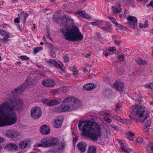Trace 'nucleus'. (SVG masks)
I'll list each match as a JSON object with an SVG mask.
<instances>
[{
  "label": "nucleus",
  "instance_id": "1",
  "mask_svg": "<svg viewBox=\"0 0 153 153\" xmlns=\"http://www.w3.org/2000/svg\"><path fill=\"white\" fill-rule=\"evenodd\" d=\"M23 106V102L21 100L13 101L8 99L0 105V127L10 126L14 124L17 121L15 110H19Z\"/></svg>",
  "mask_w": 153,
  "mask_h": 153
},
{
  "label": "nucleus",
  "instance_id": "2",
  "mask_svg": "<svg viewBox=\"0 0 153 153\" xmlns=\"http://www.w3.org/2000/svg\"><path fill=\"white\" fill-rule=\"evenodd\" d=\"M96 121L101 123L102 121L100 118L94 116L90 120L82 121L78 125L79 129L83 132L81 134L84 136L88 137L94 140H97L101 135V130L100 125Z\"/></svg>",
  "mask_w": 153,
  "mask_h": 153
},
{
  "label": "nucleus",
  "instance_id": "3",
  "mask_svg": "<svg viewBox=\"0 0 153 153\" xmlns=\"http://www.w3.org/2000/svg\"><path fill=\"white\" fill-rule=\"evenodd\" d=\"M130 111L132 114L134 113V114L133 117L129 115V117L131 120H134L136 123H143L149 115L148 111L146 110L144 107L137 104L132 105Z\"/></svg>",
  "mask_w": 153,
  "mask_h": 153
},
{
  "label": "nucleus",
  "instance_id": "4",
  "mask_svg": "<svg viewBox=\"0 0 153 153\" xmlns=\"http://www.w3.org/2000/svg\"><path fill=\"white\" fill-rule=\"evenodd\" d=\"M62 35L66 40L72 41H81L83 36L79 31L78 28L74 27L72 28L65 27L60 30Z\"/></svg>",
  "mask_w": 153,
  "mask_h": 153
},
{
  "label": "nucleus",
  "instance_id": "5",
  "mask_svg": "<svg viewBox=\"0 0 153 153\" xmlns=\"http://www.w3.org/2000/svg\"><path fill=\"white\" fill-rule=\"evenodd\" d=\"M65 102L70 103L71 109V110L76 109L79 107L81 103L78 100L74 97H69L65 99Z\"/></svg>",
  "mask_w": 153,
  "mask_h": 153
},
{
  "label": "nucleus",
  "instance_id": "6",
  "mask_svg": "<svg viewBox=\"0 0 153 153\" xmlns=\"http://www.w3.org/2000/svg\"><path fill=\"white\" fill-rule=\"evenodd\" d=\"M31 117L34 119H37L41 116L42 112L41 109L38 107H33L31 110Z\"/></svg>",
  "mask_w": 153,
  "mask_h": 153
},
{
  "label": "nucleus",
  "instance_id": "7",
  "mask_svg": "<svg viewBox=\"0 0 153 153\" xmlns=\"http://www.w3.org/2000/svg\"><path fill=\"white\" fill-rule=\"evenodd\" d=\"M53 110L56 112H61L67 111H71V107L70 105H62L58 107H55Z\"/></svg>",
  "mask_w": 153,
  "mask_h": 153
},
{
  "label": "nucleus",
  "instance_id": "8",
  "mask_svg": "<svg viewBox=\"0 0 153 153\" xmlns=\"http://www.w3.org/2000/svg\"><path fill=\"white\" fill-rule=\"evenodd\" d=\"M48 64L50 66L54 65L56 67L59 68L61 70L64 71V67L62 64L60 62H57L54 59H50L47 61Z\"/></svg>",
  "mask_w": 153,
  "mask_h": 153
},
{
  "label": "nucleus",
  "instance_id": "9",
  "mask_svg": "<svg viewBox=\"0 0 153 153\" xmlns=\"http://www.w3.org/2000/svg\"><path fill=\"white\" fill-rule=\"evenodd\" d=\"M26 84V81L20 87L12 91L11 94L14 96H16L17 94H19L22 93L25 89Z\"/></svg>",
  "mask_w": 153,
  "mask_h": 153
},
{
  "label": "nucleus",
  "instance_id": "10",
  "mask_svg": "<svg viewBox=\"0 0 153 153\" xmlns=\"http://www.w3.org/2000/svg\"><path fill=\"white\" fill-rule=\"evenodd\" d=\"M42 102L46 104L47 105L51 106L55 105L61 103L60 101H59L56 99L51 100L45 99L43 100Z\"/></svg>",
  "mask_w": 153,
  "mask_h": 153
},
{
  "label": "nucleus",
  "instance_id": "11",
  "mask_svg": "<svg viewBox=\"0 0 153 153\" xmlns=\"http://www.w3.org/2000/svg\"><path fill=\"white\" fill-rule=\"evenodd\" d=\"M128 19L130 27L133 29L137 27V19L134 16H130L128 17Z\"/></svg>",
  "mask_w": 153,
  "mask_h": 153
},
{
  "label": "nucleus",
  "instance_id": "12",
  "mask_svg": "<svg viewBox=\"0 0 153 153\" xmlns=\"http://www.w3.org/2000/svg\"><path fill=\"white\" fill-rule=\"evenodd\" d=\"M50 137L44 138L41 140V144H36L35 147H46L50 146Z\"/></svg>",
  "mask_w": 153,
  "mask_h": 153
},
{
  "label": "nucleus",
  "instance_id": "13",
  "mask_svg": "<svg viewBox=\"0 0 153 153\" xmlns=\"http://www.w3.org/2000/svg\"><path fill=\"white\" fill-rule=\"evenodd\" d=\"M42 84L45 87H53L55 85L54 81L51 79H44L42 82Z\"/></svg>",
  "mask_w": 153,
  "mask_h": 153
},
{
  "label": "nucleus",
  "instance_id": "14",
  "mask_svg": "<svg viewBox=\"0 0 153 153\" xmlns=\"http://www.w3.org/2000/svg\"><path fill=\"white\" fill-rule=\"evenodd\" d=\"M5 148L9 151H17L18 149V147L15 144L9 143L6 145Z\"/></svg>",
  "mask_w": 153,
  "mask_h": 153
},
{
  "label": "nucleus",
  "instance_id": "15",
  "mask_svg": "<svg viewBox=\"0 0 153 153\" xmlns=\"http://www.w3.org/2000/svg\"><path fill=\"white\" fill-rule=\"evenodd\" d=\"M40 131L42 134L46 135L49 133L50 130L47 125H43L40 128Z\"/></svg>",
  "mask_w": 153,
  "mask_h": 153
},
{
  "label": "nucleus",
  "instance_id": "16",
  "mask_svg": "<svg viewBox=\"0 0 153 153\" xmlns=\"http://www.w3.org/2000/svg\"><path fill=\"white\" fill-rule=\"evenodd\" d=\"M6 135L8 137L12 138L17 136L19 135V134L17 131L10 130H8L7 131Z\"/></svg>",
  "mask_w": 153,
  "mask_h": 153
},
{
  "label": "nucleus",
  "instance_id": "17",
  "mask_svg": "<svg viewBox=\"0 0 153 153\" xmlns=\"http://www.w3.org/2000/svg\"><path fill=\"white\" fill-rule=\"evenodd\" d=\"M113 86L115 89L119 91H122L124 88L123 83L121 82H117L114 83Z\"/></svg>",
  "mask_w": 153,
  "mask_h": 153
},
{
  "label": "nucleus",
  "instance_id": "18",
  "mask_svg": "<svg viewBox=\"0 0 153 153\" xmlns=\"http://www.w3.org/2000/svg\"><path fill=\"white\" fill-rule=\"evenodd\" d=\"M97 85L92 83L86 84L83 86V88L87 91L92 90L96 88Z\"/></svg>",
  "mask_w": 153,
  "mask_h": 153
},
{
  "label": "nucleus",
  "instance_id": "19",
  "mask_svg": "<svg viewBox=\"0 0 153 153\" xmlns=\"http://www.w3.org/2000/svg\"><path fill=\"white\" fill-rule=\"evenodd\" d=\"M87 146L86 143L82 142L79 143L77 144L78 148L81 152H83L85 151Z\"/></svg>",
  "mask_w": 153,
  "mask_h": 153
},
{
  "label": "nucleus",
  "instance_id": "20",
  "mask_svg": "<svg viewBox=\"0 0 153 153\" xmlns=\"http://www.w3.org/2000/svg\"><path fill=\"white\" fill-rule=\"evenodd\" d=\"M75 13L76 14L79 15L80 16L84 18L88 19L89 17V16L86 14L85 12L84 11H76Z\"/></svg>",
  "mask_w": 153,
  "mask_h": 153
},
{
  "label": "nucleus",
  "instance_id": "21",
  "mask_svg": "<svg viewBox=\"0 0 153 153\" xmlns=\"http://www.w3.org/2000/svg\"><path fill=\"white\" fill-rule=\"evenodd\" d=\"M62 123V120L59 118H56L54 123V126L56 128L60 127Z\"/></svg>",
  "mask_w": 153,
  "mask_h": 153
},
{
  "label": "nucleus",
  "instance_id": "22",
  "mask_svg": "<svg viewBox=\"0 0 153 153\" xmlns=\"http://www.w3.org/2000/svg\"><path fill=\"white\" fill-rule=\"evenodd\" d=\"M18 16L20 19H21L23 22H25L26 18L28 16V14L27 13L24 14L21 13L20 14H18Z\"/></svg>",
  "mask_w": 153,
  "mask_h": 153
},
{
  "label": "nucleus",
  "instance_id": "23",
  "mask_svg": "<svg viewBox=\"0 0 153 153\" xmlns=\"http://www.w3.org/2000/svg\"><path fill=\"white\" fill-rule=\"evenodd\" d=\"M136 62L138 65H144L146 64L147 61L140 58H137L136 59Z\"/></svg>",
  "mask_w": 153,
  "mask_h": 153
},
{
  "label": "nucleus",
  "instance_id": "24",
  "mask_svg": "<svg viewBox=\"0 0 153 153\" xmlns=\"http://www.w3.org/2000/svg\"><path fill=\"white\" fill-rule=\"evenodd\" d=\"M61 20H62V19H63L64 21L70 22L71 23H72L73 22V20L71 18V17H69V16L67 15H64L61 17Z\"/></svg>",
  "mask_w": 153,
  "mask_h": 153
},
{
  "label": "nucleus",
  "instance_id": "25",
  "mask_svg": "<svg viewBox=\"0 0 153 153\" xmlns=\"http://www.w3.org/2000/svg\"><path fill=\"white\" fill-rule=\"evenodd\" d=\"M134 134L131 131H128L126 133V137L131 141L133 140V137L134 136Z\"/></svg>",
  "mask_w": 153,
  "mask_h": 153
},
{
  "label": "nucleus",
  "instance_id": "26",
  "mask_svg": "<svg viewBox=\"0 0 153 153\" xmlns=\"http://www.w3.org/2000/svg\"><path fill=\"white\" fill-rule=\"evenodd\" d=\"M50 145H55L58 144L59 141L56 138H52L50 137Z\"/></svg>",
  "mask_w": 153,
  "mask_h": 153
},
{
  "label": "nucleus",
  "instance_id": "27",
  "mask_svg": "<svg viewBox=\"0 0 153 153\" xmlns=\"http://www.w3.org/2000/svg\"><path fill=\"white\" fill-rule=\"evenodd\" d=\"M96 151V149L94 146H89L88 149L87 153H95Z\"/></svg>",
  "mask_w": 153,
  "mask_h": 153
},
{
  "label": "nucleus",
  "instance_id": "28",
  "mask_svg": "<svg viewBox=\"0 0 153 153\" xmlns=\"http://www.w3.org/2000/svg\"><path fill=\"white\" fill-rule=\"evenodd\" d=\"M27 142L26 141H21L19 145V147L21 149H25L27 146Z\"/></svg>",
  "mask_w": 153,
  "mask_h": 153
},
{
  "label": "nucleus",
  "instance_id": "29",
  "mask_svg": "<svg viewBox=\"0 0 153 153\" xmlns=\"http://www.w3.org/2000/svg\"><path fill=\"white\" fill-rule=\"evenodd\" d=\"M36 82V81L35 79L29 80L28 81H26V84L27 85H33L35 84Z\"/></svg>",
  "mask_w": 153,
  "mask_h": 153
},
{
  "label": "nucleus",
  "instance_id": "30",
  "mask_svg": "<svg viewBox=\"0 0 153 153\" xmlns=\"http://www.w3.org/2000/svg\"><path fill=\"white\" fill-rule=\"evenodd\" d=\"M148 146L149 149L148 153H153V143H149Z\"/></svg>",
  "mask_w": 153,
  "mask_h": 153
},
{
  "label": "nucleus",
  "instance_id": "31",
  "mask_svg": "<svg viewBox=\"0 0 153 153\" xmlns=\"http://www.w3.org/2000/svg\"><path fill=\"white\" fill-rule=\"evenodd\" d=\"M120 146L121 149L124 152H127L128 153L131 151V149L129 148L126 149L124 148L123 145L122 143L120 144Z\"/></svg>",
  "mask_w": 153,
  "mask_h": 153
},
{
  "label": "nucleus",
  "instance_id": "32",
  "mask_svg": "<svg viewBox=\"0 0 153 153\" xmlns=\"http://www.w3.org/2000/svg\"><path fill=\"white\" fill-rule=\"evenodd\" d=\"M111 26V25L109 22L107 23L103 27L101 28L104 30H105L107 29H110Z\"/></svg>",
  "mask_w": 153,
  "mask_h": 153
},
{
  "label": "nucleus",
  "instance_id": "33",
  "mask_svg": "<svg viewBox=\"0 0 153 153\" xmlns=\"http://www.w3.org/2000/svg\"><path fill=\"white\" fill-rule=\"evenodd\" d=\"M112 8L113 11L114 13H119L121 11L120 8L115 7H114L113 6Z\"/></svg>",
  "mask_w": 153,
  "mask_h": 153
},
{
  "label": "nucleus",
  "instance_id": "34",
  "mask_svg": "<svg viewBox=\"0 0 153 153\" xmlns=\"http://www.w3.org/2000/svg\"><path fill=\"white\" fill-rule=\"evenodd\" d=\"M43 48L42 47H37L34 48V52L35 53H36L42 50Z\"/></svg>",
  "mask_w": 153,
  "mask_h": 153
},
{
  "label": "nucleus",
  "instance_id": "35",
  "mask_svg": "<svg viewBox=\"0 0 153 153\" xmlns=\"http://www.w3.org/2000/svg\"><path fill=\"white\" fill-rule=\"evenodd\" d=\"M65 148V143H61L58 147V149L59 150H62Z\"/></svg>",
  "mask_w": 153,
  "mask_h": 153
},
{
  "label": "nucleus",
  "instance_id": "36",
  "mask_svg": "<svg viewBox=\"0 0 153 153\" xmlns=\"http://www.w3.org/2000/svg\"><path fill=\"white\" fill-rule=\"evenodd\" d=\"M151 124V121L150 120H148L146 122L145 126L144 128V129H145V128H149L150 125Z\"/></svg>",
  "mask_w": 153,
  "mask_h": 153
},
{
  "label": "nucleus",
  "instance_id": "37",
  "mask_svg": "<svg viewBox=\"0 0 153 153\" xmlns=\"http://www.w3.org/2000/svg\"><path fill=\"white\" fill-rule=\"evenodd\" d=\"M117 25H116V27H119L121 29L126 30V28L124 26L122 25H121L119 24H116Z\"/></svg>",
  "mask_w": 153,
  "mask_h": 153
},
{
  "label": "nucleus",
  "instance_id": "38",
  "mask_svg": "<svg viewBox=\"0 0 153 153\" xmlns=\"http://www.w3.org/2000/svg\"><path fill=\"white\" fill-rule=\"evenodd\" d=\"M144 86L146 88H149L151 89L153 88V82L145 85Z\"/></svg>",
  "mask_w": 153,
  "mask_h": 153
},
{
  "label": "nucleus",
  "instance_id": "39",
  "mask_svg": "<svg viewBox=\"0 0 153 153\" xmlns=\"http://www.w3.org/2000/svg\"><path fill=\"white\" fill-rule=\"evenodd\" d=\"M108 18L110 19L112 22L114 23L115 25H116V24H118V23L117 22V21L116 19H115L114 18L112 17H108Z\"/></svg>",
  "mask_w": 153,
  "mask_h": 153
},
{
  "label": "nucleus",
  "instance_id": "40",
  "mask_svg": "<svg viewBox=\"0 0 153 153\" xmlns=\"http://www.w3.org/2000/svg\"><path fill=\"white\" fill-rule=\"evenodd\" d=\"M121 122L127 124H130L131 123L130 121L127 119H122Z\"/></svg>",
  "mask_w": 153,
  "mask_h": 153
},
{
  "label": "nucleus",
  "instance_id": "41",
  "mask_svg": "<svg viewBox=\"0 0 153 153\" xmlns=\"http://www.w3.org/2000/svg\"><path fill=\"white\" fill-rule=\"evenodd\" d=\"M113 118L115 120H117V121H119L121 122V120H122V119L120 118L119 117H118L117 115H114L112 116Z\"/></svg>",
  "mask_w": 153,
  "mask_h": 153
},
{
  "label": "nucleus",
  "instance_id": "42",
  "mask_svg": "<svg viewBox=\"0 0 153 153\" xmlns=\"http://www.w3.org/2000/svg\"><path fill=\"white\" fill-rule=\"evenodd\" d=\"M121 107V105L119 103H117L116 105V108L115 109V110L116 111H118L120 109Z\"/></svg>",
  "mask_w": 153,
  "mask_h": 153
},
{
  "label": "nucleus",
  "instance_id": "43",
  "mask_svg": "<svg viewBox=\"0 0 153 153\" xmlns=\"http://www.w3.org/2000/svg\"><path fill=\"white\" fill-rule=\"evenodd\" d=\"M104 119L105 122L108 123H111V120L107 117H104Z\"/></svg>",
  "mask_w": 153,
  "mask_h": 153
},
{
  "label": "nucleus",
  "instance_id": "44",
  "mask_svg": "<svg viewBox=\"0 0 153 153\" xmlns=\"http://www.w3.org/2000/svg\"><path fill=\"white\" fill-rule=\"evenodd\" d=\"M92 25L94 26H97L100 25V23L99 21H96L90 23Z\"/></svg>",
  "mask_w": 153,
  "mask_h": 153
},
{
  "label": "nucleus",
  "instance_id": "45",
  "mask_svg": "<svg viewBox=\"0 0 153 153\" xmlns=\"http://www.w3.org/2000/svg\"><path fill=\"white\" fill-rule=\"evenodd\" d=\"M0 34L1 36H4L6 34L8 33L7 32L5 31L2 30H0Z\"/></svg>",
  "mask_w": 153,
  "mask_h": 153
},
{
  "label": "nucleus",
  "instance_id": "46",
  "mask_svg": "<svg viewBox=\"0 0 153 153\" xmlns=\"http://www.w3.org/2000/svg\"><path fill=\"white\" fill-rule=\"evenodd\" d=\"M20 58L23 60H27L29 59V58L26 56H20Z\"/></svg>",
  "mask_w": 153,
  "mask_h": 153
},
{
  "label": "nucleus",
  "instance_id": "47",
  "mask_svg": "<svg viewBox=\"0 0 153 153\" xmlns=\"http://www.w3.org/2000/svg\"><path fill=\"white\" fill-rule=\"evenodd\" d=\"M118 58L120 61H123L125 59L124 56L122 55H119Z\"/></svg>",
  "mask_w": 153,
  "mask_h": 153
},
{
  "label": "nucleus",
  "instance_id": "48",
  "mask_svg": "<svg viewBox=\"0 0 153 153\" xmlns=\"http://www.w3.org/2000/svg\"><path fill=\"white\" fill-rule=\"evenodd\" d=\"M73 74L74 75H76L77 74L78 72V71L75 68H73Z\"/></svg>",
  "mask_w": 153,
  "mask_h": 153
},
{
  "label": "nucleus",
  "instance_id": "49",
  "mask_svg": "<svg viewBox=\"0 0 153 153\" xmlns=\"http://www.w3.org/2000/svg\"><path fill=\"white\" fill-rule=\"evenodd\" d=\"M116 50V49L115 47H110L108 49V50L110 52L114 51Z\"/></svg>",
  "mask_w": 153,
  "mask_h": 153
},
{
  "label": "nucleus",
  "instance_id": "50",
  "mask_svg": "<svg viewBox=\"0 0 153 153\" xmlns=\"http://www.w3.org/2000/svg\"><path fill=\"white\" fill-rule=\"evenodd\" d=\"M111 93V91L108 90H106L105 92V93L106 96H109V94H110Z\"/></svg>",
  "mask_w": 153,
  "mask_h": 153
},
{
  "label": "nucleus",
  "instance_id": "51",
  "mask_svg": "<svg viewBox=\"0 0 153 153\" xmlns=\"http://www.w3.org/2000/svg\"><path fill=\"white\" fill-rule=\"evenodd\" d=\"M137 141L138 143H140L143 142V139L141 138L138 137L137 139Z\"/></svg>",
  "mask_w": 153,
  "mask_h": 153
},
{
  "label": "nucleus",
  "instance_id": "52",
  "mask_svg": "<svg viewBox=\"0 0 153 153\" xmlns=\"http://www.w3.org/2000/svg\"><path fill=\"white\" fill-rule=\"evenodd\" d=\"M91 55V52H89V53H86L84 55L85 56V57L88 58Z\"/></svg>",
  "mask_w": 153,
  "mask_h": 153
},
{
  "label": "nucleus",
  "instance_id": "53",
  "mask_svg": "<svg viewBox=\"0 0 153 153\" xmlns=\"http://www.w3.org/2000/svg\"><path fill=\"white\" fill-rule=\"evenodd\" d=\"M99 114L100 115H104V114H107L106 113V111H101L99 112Z\"/></svg>",
  "mask_w": 153,
  "mask_h": 153
},
{
  "label": "nucleus",
  "instance_id": "54",
  "mask_svg": "<svg viewBox=\"0 0 153 153\" xmlns=\"http://www.w3.org/2000/svg\"><path fill=\"white\" fill-rule=\"evenodd\" d=\"M51 55L53 58H54L56 56V54L54 52L52 51L51 53Z\"/></svg>",
  "mask_w": 153,
  "mask_h": 153
},
{
  "label": "nucleus",
  "instance_id": "55",
  "mask_svg": "<svg viewBox=\"0 0 153 153\" xmlns=\"http://www.w3.org/2000/svg\"><path fill=\"white\" fill-rule=\"evenodd\" d=\"M19 18H16L14 19V22L16 23H19Z\"/></svg>",
  "mask_w": 153,
  "mask_h": 153
},
{
  "label": "nucleus",
  "instance_id": "56",
  "mask_svg": "<svg viewBox=\"0 0 153 153\" xmlns=\"http://www.w3.org/2000/svg\"><path fill=\"white\" fill-rule=\"evenodd\" d=\"M2 40L3 42H4L6 43L7 42H8L9 40L8 39H6L5 38H3L2 39Z\"/></svg>",
  "mask_w": 153,
  "mask_h": 153
},
{
  "label": "nucleus",
  "instance_id": "57",
  "mask_svg": "<svg viewBox=\"0 0 153 153\" xmlns=\"http://www.w3.org/2000/svg\"><path fill=\"white\" fill-rule=\"evenodd\" d=\"M114 43L117 45H120L121 42L120 41L116 40L115 41Z\"/></svg>",
  "mask_w": 153,
  "mask_h": 153
},
{
  "label": "nucleus",
  "instance_id": "58",
  "mask_svg": "<svg viewBox=\"0 0 153 153\" xmlns=\"http://www.w3.org/2000/svg\"><path fill=\"white\" fill-rule=\"evenodd\" d=\"M64 59V61L65 62H68L69 61V58L67 56H65Z\"/></svg>",
  "mask_w": 153,
  "mask_h": 153
},
{
  "label": "nucleus",
  "instance_id": "59",
  "mask_svg": "<svg viewBox=\"0 0 153 153\" xmlns=\"http://www.w3.org/2000/svg\"><path fill=\"white\" fill-rule=\"evenodd\" d=\"M126 2L127 4L129 5L131 3V0H126Z\"/></svg>",
  "mask_w": 153,
  "mask_h": 153
},
{
  "label": "nucleus",
  "instance_id": "60",
  "mask_svg": "<svg viewBox=\"0 0 153 153\" xmlns=\"http://www.w3.org/2000/svg\"><path fill=\"white\" fill-rule=\"evenodd\" d=\"M10 35L9 33H8L5 35L3 38H5L6 39H8V38L10 37Z\"/></svg>",
  "mask_w": 153,
  "mask_h": 153
},
{
  "label": "nucleus",
  "instance_id": "61",
  "mask_svg": "<svg viewBox=\"0 0 153 153\" xmlns=\"http://www.w3.org/2000/svg\"><path fill=\"white\" fill-rule=\"evenodd\" d=\"M120 2H117L116 3L117 7L120 8Z\"/></svg>",
  "mask_w": 153,
  "mask_h": 153
},
{
  "label": "nucleus",
  "instance_id": "62",
  "mask_svg": "<svg viewBox=\"0 0 153 153\" xmlns=\"http://www.w3.org/2000/svg\"><path fill=\"white\" fill-rule=\"evenodd\" d=\"M94 76V75L92 74H90L88 75V77H90V78H92Z\"/></svg>",
  "mask_w": 153,
  "mask_h": 153
},
{
  "label": "nucleus",
  "instance_id": "63",
  "mask_svg": "<svg viewBox=\"0 0 153 153\" xmlns=\"http://www.w3.org/2000/svg\"><path fill=\"white\" fill-rule=\"evenodd\" d=\"M147 5H148V4ZM148 5H149V6L153 7V1H151L148 4Z\"/></svg>",
  "mask_w": 153,
  "mask_h": 153
},
{
  "label": "nucleus",
  "instance_id": "64",
  "mask_svg": "<svg viewBox=\"0 0 153 153\" xmlns=\"http://www.w3.org/2000/svg\"><path fill=\"white\" fill-rule=\"evenodd\" d=\"M139 27L140 28H144V25L141 23H140L139 24Z\"/></svg>",
  "mask_w": 153,
  "mask_h": 153
}]
</instances>
